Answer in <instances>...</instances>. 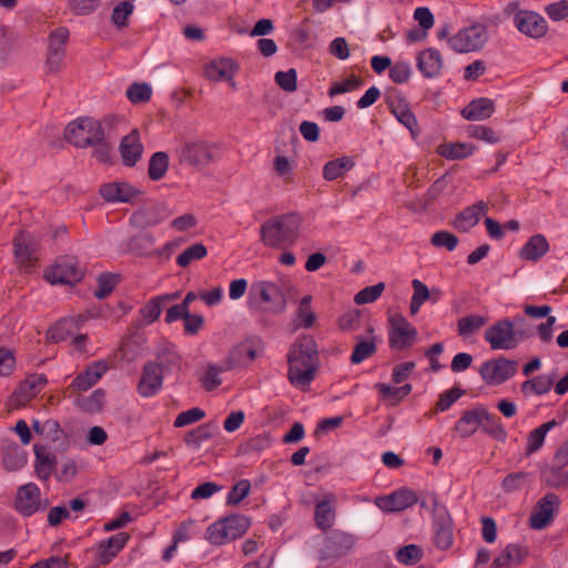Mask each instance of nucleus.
<instances>
[{
    "label": "nucleus",
    "instance_id": "f257e3e1",
    "mask_svg": "<svg viewBox=\"0 0 568 568\" xmlns=\"http://www.w3.org/2000/svg\"><path fill=\"white\" fill-rule=\"evenodd\" d=\"M64 138L75 148H92L93 156L99 162H110L112 148L97 119L83 116L70 122L64 130Z\"/></svg>",
    "mask_w": 568,
    "mask_h": 568
},
{
    "label": "nucleus",
    "instance_id": "f03ea898",
    "mask_svg": "<svg viewBox=\"0 0 568 568\" xmlns=\"http://www.w3.org/2000/svg\"><path fill=\"white\" fill-rule=\"evenodd\" d=\"M287 377L292 385L306 387L315 378L318 368L317 346L312 336H303L292 344L287 354Z\"/></svg>",
    "mask_w": 568,
    "mask_h": 568
},
{
    "label": "nucleus",
    "instance_id": "7ed1b4c3",
    "mask_svg": "<svg viewBox=\"0 0 568 568\" xmlns=\"http://www.w3.org/2000/svg\"><path fill=\"white\" fill-rule=\"evenodd\" d=\"M302 219L296 213L270 217L260 230L261 241L267 247L286 248L298 237Z\"/></svg>",
    "mask_w": 568,
    "mask_h": 568
},
{
    "label": "nucleus",
    "instance_id": "20e7f679",
    "mask_svg": "<svg viewBox=\"0 0 568 568\" xmlns=\"http://www.w3.org/2000/svg\"><path fill=\"white\" fill-rule=\"evenodd\" d=\"M248 305L264 312L282 313L286 307V298L281 287L272 282L261 281L252 284Z\"/></svg>",
    "mask_w": 568,
    "mask_h": 568
},
{
    "label": "nucleus",
    "instance_id": "39448f33",
    "mask_svg": "<svg viewBox=\"0 0 568 568\" xmlns=\"http://www.w3.org/2000/svg\"><path fill=\"white\" fill-rule=\"evenodd\" d=\"M356 540V537L351 532L331 528L325 531L318 550V559L324 561L341 558L355 546Z\"/></svg>",
    "mask_w": 568,
    "mask_h": 568
},
{
    "label": "nucleus",
    "instance_id": "423d86ee",
    "mask_svg": "<svg viewBox=\"0 0 568 568\" xmlns=\"http://www.w3.org/2000/svg\"><path fill=\"white\" fill-rule=\"evenodd\" d=\"M484 338L493 351L514 349L521 341V336L516 332L513 322L508 318L497 321L488 327Z\"/></svg>",
    "mask_w": 568,
    "mask_h": 568
},
{
    "label": "nucleus",
    "instance_id": "0eeeda50",
    "mask_svg": "<svg viewBox=\"0 0 568 568\" xmlns=\"http://www.w3.org/2000/svg\"><path fill=\"white\" fill-rule=\"evenodd\" d=\"M417 339V329L402 314L388 317V344L392 349L405 351Z\"/></svg>",
    "mask_w": 568,
    "mask_h": 568
},
{
    "label": "nucleus",
    "instance_id": "6e6552de",
    "mask_svg": "<svg viewBox=\"0 0 568 568\" xmlns=\"http://www.w3.org/2000/svg\"><path fill=\"white\" fill-rule=\"evenodd\" d=\"M487 41V31L483 24H474L459 30L448 42L452 49L459 53L481 49Z\"/></svg>",
    "mask_w": 568,
    "mask_h": 568
},
{
    "label": "nucleus",
    "instance_id": "1a4fd4ad",
    "mask_svg": "<svg viewBox=\"0 0 568 568\" xmlns=\"http://www.w3.org/2000/svg\"><path fill=\"white\" fill-rule=\"evenodd\" d=\"M43 374H31L22 381L7 400L9 410L20 408L36 397L47 385Z\"/></svg>",
    "mask_w": 568,
    "mask_h": 568
},
{
    "label": "nucleus",
    "instance_id": "9d476101",
    "mask_svg": "<svg viewBox=\"0 0 568 568\" xmlns=\"http://www.w3.org/2000/svg\"><path fill=\"white\" fill-rule=\"evenodd\" d=\"M250 526L251 519L244 515H231L215 521V545H224L241 538Z\"/></svg>",
    "mask_w": 568,
    "mask_h": 568
},
{
    "label": "nucleus",
    "instance_id": "9b49d317",
    "mask_svg": "<svg viewBox=\"0 0 568 568\" xmlns=\"http://www.w3.org/2000/svg\"><path fill=\"white\" fill-rule=\"evenodd\" d=\"M45 506L47 503L43 504L41 490L34 483L18 487L13 507L20 515L30 517Z\"/></svg>",
    "mask_w": 568,
    "mask_h": 568
},
{
    "label": "nucleus",
    "instance_id": "f8f14e48",
    "mask_svg": "<svg viewBox=\"0 0 568 568\" xmlns=\"http://www.w3.org/2000/svg\"><path fill=\"white\" fill-rule=\"evenodd\" d=\"M434 544L442 550H447L453 546V519L446 507L434 499Z\"/></svg>",
    "mask_w": 568,
    "mask_h": 568
},
{
    "label": "nucleus",
    "instance_id": "ddd939ff",
    "mask_svg": "<svg viewBox=\"0 0 568 568\" xmlns=\"http://www.w3.org/2000/svg\"><path fill=\"white\" fill-rule=\"evenodd\" d=\"M517 372V362L499 357L481 364L479 374L488 385H500Z\"/></svg>",
    "mask_w": 568,
    "mask_h": 568
},
{
    "label": "nucleus",
    "instance_id": "4468645a",
    "mask_svg": "<svg viewBox=\"0 0 568 568\" xmlns=\"http://www.w3.org/2000/svg\"><path fill=\"white\" fill-rule=\"evenodd\" d=\"M560 506L559 497L554 493H548L541 497L535 505L530 517L529 525L531 528L540 530L549 526Z\"/></svg>",
    "mask_w": 568,
    "mask_h": 568
},
{
    "label": "nucleus",
    "instance_id": "2eb2a0df",
    "mask_svg": "<svg viewBox=\"0 0 568 568\" xmlns=\"http://www.w3.org/2000/svg\"><path fill=\"white\" fill-rule=\"evenodd\" d=\"M44 277L51 284L72 285L81 281L83 271L74 258H62L45 271Z\"/></svg>",
    "mask_w": 568,
    "mask_h": 568
},
{
    "label": "nucleus",
    "instance_id": "dca6fc26",
    "mask_svg": "<svg viewBox=\"0 0 568 568\" xmlns=\"http://www.w3.org/2000/svg\"><path fill=\"white\" fill-rule=\"evenodd\" d=\"M337 498L333 493H326L321 498L315 499L314 524L326 531L333 527L336 520Z\"/></svg>",
    "mask_w": 568,
    "mask_h": 568
},
{
    "label": "nucleus",
    "instance_id": "f3484780",
    "mask_svg": "<svg viewBox=\"0 0 568 568\" xmlns=\"http://www.w3.org/2000/svg\"><path fill=\"white\" fill-rule=\"evenodd\" d=\"M417 503L415 491L408 488L398 489L389 495L377 496L375 505L383 511H402Z\"/></svg>",
    "mask_w": 568,
    "mask_h": 568
},
{
    "label": "nucleus",
    "instance_id": "a211bd4d",
    "mask_svg": "<svg viewBox=\"0 0 568 568\" xmlns=\"http://www.w3.org/2000/svg\"><path fill=\"white\" fill-rule=\"evenodd\" d=\"M516 28L530 38H541L547 32V21L532 11H518L514 18Z\"/></svg>",
    "mask_w": 568,
    "mask_h": 568
},
{
    "label": "nucleus",
    "instance_id": "6ab92c4d",
    "mask_svg": "<svg viewBox=\"0 0 568 568\" xmlns=\"http://www.w3.org/2000/svg\"><path fill=\"white\" fill-rule=\"evenodd\" d=\"M99 193L106 202L131 203L141 191L125 182H111L102 184Z\"/></svg>",
    "mask_w": 568,
    "mask_h": 568
},
{
    "label": "nucleus",
    "instance_id": "aec40b11",
    "mask_svg": "<svg viewBox=\"0 0 568 568\" xmlns=\"http://www.w3.org/2000/svg\"><path fill=\"white\" fill-rule=\"evenodd\" d=\"M162 381L161 365L155 362H148L143 367L141 379L138 384V390L142 396L150 397L161 388Z\"/></svg>",
    "mask_w": 568,
    "mask_h": 568
},
{
    "label": "nucleus",
    "instance_id": "412c9836",
    "mask_svg": "<svg viewBox=\"0 0 568 568\" xmlns=\"http://www.w3.org/2000/svg\"><path fill=\"white\" fill-rule=\"evenodd\" d=\"M85 321L84 315L62 318L48 329L47 339L52 343L65 341L73 336Z\"/></svg>",
    "mask_w": 568,
    "mask_h": 568
},
{
    "label": "nucleus",
    "instance_id": "4be33fe9",
    "mask_svg": "<svg viewBox=\"0 0 568 568\" xmlns=\"http://www.w3.org/2000/svg\"><path fill=\"white\" fill-rule=\"evenodd\" d=\"M106 371V362L98 361L87 366V368L72 381L70 388L78 392H85L95 385Z\"/></svg>",
    "mask_w": 568,
    "mask_h": 568
},
{
    "label": "nucleus",
    "instance_id": "5701e85b",
    "mask_svg": "<svg viewBox=\"0 0 568 568\" xmlns=\"http://www.w3.org/2000/svg\"><path fill=\"white\" fill-rule=\"evenodd\" d=\"M165 219V206L162 204H154L135 211L132 214L130 222L134 227L144 230L159 224Z\"/></svg>",
    "mask_w": 568,
    "mask_h": 568
},
{
    "label": "nucleus",
    "instance_id": "b1692460",
    "mask_svg": "<svg viewBox=\"0 0 568 568\" xmlns=\"http://www.w3.org/2000/svg\"><path fill=\"white\" fill-rule=\"evenodd\" d=\"M143 145L140 141V133L136 129L123 136L120 143V154L126 166H134L141 159Z\"/></svg>",
    "mask_w": 568,
    "mask_h": 568
},
{
    "label": "nucleus",
    "instance_id": "393cba45",
    "mask_svg": "<svg viewBox=\"0 0 568 568\" xmlns=\"http://www.w3.org/2000/svg\"><path fill=\"white\" fill-rule=\"evenodd\" d=\"M34 474L42 480L48 481L57 465V457L47 447L36 444L34 447Z\"/></svg>",
    "mask_w": 568,
    "mask_h": 568
},
{
    "label": "nucleus",
    "instance_id": "a878e982",
    "mask_svg": "<svg viewBox=\"0 0 568 568\" xmlns=\"http://www.w3.org/2000/svg\"><path fill=\"white\" fill-rule=\"evenodd\" d=\"M548 240L542 234H535L528 239L524 246L519 250L518 256L523 261L538 262L549 251Z\"/></svg>",
    "mask_w": 568,
    "mask_h": 568
},
{
    "label": "nucleus",
    "instance_id": "bb28decb",
    "mask_svg": "<svg viewBox=\"0 0 568 568\" xmlns=\"http://www.w3.org/2000/svg\"><path fill=\"white\" fill-rule=\"evenodd\" d=\"M488 212V203L479 201L464 209L454 222V226L462 232H467L474 227L480 220L481 215Z\"/></svg>",
    "mask_w": 568,
    "mask_h": 568
},
{
    "label": "nucleus",
    "instance_id": "cd10ccee",
    "mask_svg": "<svg viewBox=\"0 0 568 568\" xmlns=\"http://www.w3.org/2000/svg\"><path fill=\"white\" fill-rule=\"evenodd\" d=\"M417 68L425 78L433 79L439 75L443 68V58L438 50L429 48L417 55Z\"/></svg>",
    "mask_w": 568,
    "mask_h": 568
},
{
    "label": "nucleus",
    "instance_id": "c85d7f7f",
    "mask_svg": "<svg viewBox=\"0 0 568 568\" xmlns=\"http://www.w3.org/2000/svg\"><path fill=\"white\" fill-rule=\"evenodd\" d=\"M388 106L395 118L409 130L413 136H417L419 134V129L417 124L416 116L410 111L408 104L402 100H389Z\"/></svg>",
    "mask_w": 568,
    "mask_h": 568
},
{
    "label": "nucleus",
    "instance_id": "c756f323",
    "mask_svg": "<svg viewBox=\"0 0 568 568\" xmlns=\"http://www.w3.org/2000/svg\"><path fill=\"white\" fill-rule=\"evenodd\" d=\"M495 111V103L488 98H478L469 102L463 110L462 115L466 120L478 121L491 116Z\"/></svg>",
    "mask_w": 568,
    "mask_h": 568
},
{
    "label": "nucleus",
    "instance_id": "7c9ffc66",
    "mask_svg": "<svg viewBox=\"0 0 568 568\" xmlns=\"http://www.w3.org/2000/svg\"><path fill=\"white\" fill-rule=\"evenodd\" d=\"M14 256L18 260L19 264L22 266H30L34 263L36 258L34 246L32 237L27 232H20L14 237Z\"/></svg>",
    "mask_w": 568,
    "mask_h": 568
},
{
    "label": "nucleus",
    "instance_id": "2f4dec72",
    "mask_svg": "<svg viewBox=\"0 0 568 568\" xmlns=\"http://www.w3.org/2000/svg\"><path fill=\"white\" fill-rule=\"evenodd\" d=\"M367 332L372 335L368 339L362 338L359 336L355 337L356 344L349 358L352 364H361L365 359L372 357L377 351L376 337L373 335L374 328L369 326Z\"/></svg>",
    "mask_w": 568,
    "mask_h": 568
},
{
    "label": "nucleus",
    "instance_id": "473e14b6",
    "mask_svg": "<svg viewBox=\"0 0 568 568\" xmlns=\"http://www.w3.org/2000/svg\"><path fill=\"white\" fill-rule=\"evenodd\" d=\"M130 535L128 532H119L110 537L106 541L100 542L99 560L101 564H108L128 542Z\"/></svg>",
    "mask_w": 568,
    "mask_h": 568
},
{
    "label": "nucleus",
    "instance_id": "72a5a7b5",
    "mask_svg": "<svg viewBox=\"0 0 568 568\" xmlns=\"http://www.w3.org/2000/svg\"><path fill=\"white\" fill-rule=\"evenodd\" d=\"M182 158L191 165L207 163L211 159L210 144L202 141L187 142L183 148Z\"/></svg>",
    "mask_w": 568,
    "mask_h": 568
},
{
    "label": "nucleus",
    "instance_id": "f704fd0d",
    "mask_svg": "<svg viewBox=\"0 0 568 568\" xmlns=\"http://www.w3.org/2000/svg\"><path fill=\"white\" fill-rule=\"evenodd\" d=\"M481 430L498 442L507 439V430L500 422V418L490 414L487 409L480 407Z\"/></svg>",
    "mask_w": 568,
    "mask_h": 568
},
{
    "label": "nucleus",
    "instance_id": "c9c22d12",
    "mask_svg": "<svg viewBox=\"0 0 568 568\" xmlns=\"http://www.w3.org/2000/svg\"><path fill=\"white\" fill-rule=\"evenodd\" d=\"M528 556V550L525 547L509 544L501 551V554L496 557L493 561L494 568H503L508 565H520L524 559Z\"/></svg>",
    "mask_w": 568,
    "mask_h": 568
},
{
    "label": "nucleus",
    "instance_id": "e433bc0d",
    "mask_svg": "<svg viewBox=\"0 0 568 568\" xmlns=\"http://www.w3.org/2000/svg\"><path fill=\"white\" fill-rule=\"evenodd\" d=\"M481 424L480 407L465 410L455 425V430L460 437L467 438L475 434Z\"/></svg>",
    "mask_w": 568,
    "mask_h": 568
},
{
    "label": "nucleus",
    "instance_id": "4c0bfd02",
    "mask_svg": "<svg viewBox=\"0 0 568 568\" xmlns=\"http://www.w3.org/2000/svg\"><path fill=\"white\" fill-rule=\"evenodd\" d=\"M258 352L251 343H241L229 354V367L246 365L255 361Z\"/></svg>",
    "mask_w": 568,
    "mask_h": 568
},
{
    "label": "nucleus",
    "instance_id": "58836bf2",
    "mask_svg": "<svg viewBox=\"0 0 568 568\" xmlns=\"http://www.w3.org/2000/svg\"><path fill=\"white\" fill-rule=\"evenodd\" d=\"M179 296H180V293L176 292V293L165 294V295H162V296H156V297L151 298L140 310V314H141L142 320L145 323H148V324L153 323L154 321H156L159 318V316H160V314L162 312V304H163V302L176 300V298H179Z\"/></svg>",
    "mask_w": 568,
    "mask_h": 568
},
{
    "label": "nucleus",
    "instance_id": "ea45409f",
    "mask_svg": "<svg viewBox=\"0 0 568 568\" xmlns=\"http://www.w3.org/2000/svg\"><path fill=\"white\" fill-rule=\"evenodd\" d=\"M154 244V236L151 233L144 232L130 240L129 250L139 256L150 257L155 255Z\"/></svg>",
    "mask_w": 568,
    "mask_h": 568
},
{
    "label": "nucleus",
    "instance_id": "a19ab883",
    "mask_svg": "<svg viewBox=\"0 0 568 568\" xmlns=\"http://www.w3.org/2000/svg\"><path fill=\"white\" fill-rule=\"evenodd\" d=\"M354 166L352 158L343 156L328 161L323 168V178L326 181H334L344 176V174Z\"/></svg>",
    "mask_w": 568,
    "mask_h": 568
},
{
    "label": "nucleus",
    "instance_id": "79ce46f5",
    "mask_svg": "<svg viewBox=\"0 0 568 568\" xmlns=\"http://www.w3.org/2000/svg\"><path fill=\"white\" fill-rule=\"evenodd\" d=\"M554 386V377L548 375H538L534 378L525 381L520 385V390L524 395H544L547 394Z\"/></svg>",
    "mask_w": 568,
    "mask_h": 568
},
{
    "label": "nucleus",
    "instance_id": "37998d69",
    "mask_svg": "<svg viewBox=\"0 0 568 568\" xmlns=\"http://www.w3.org/2000/svg\"><path fill=\"white\" fill-rule=\"evenodd\" d=\"M105 402V392L101 388L95 389L88 396H79L77 398L78 407L89 414L102 412Z\"/></svg>",
    "mask_w": 568,
    "mask_h": 568
},
{
    "label": "nucleus",
    "instance_id": "c03bdc74",
    "mask_svg": "<svg viewBox=\"0 0 568 568\" xmlns=\"http://www.w3.org/2000/svg\"><path fill=\"white\" fill-rule=\"evenodd\" d=\"M475 148L468 143H444L438 145L437 153L448 160H462L473 154Z\"/></svg>",
    "mask_w": 568,
    "mask_h": 568
},
{
    "label": "nucleus",
    "instance_id": "a18cd8bd",
    "mask_svg": "<svg viewBox=\"0 0 568 568\" xmlns=\"http://www.w3.org/2000/svg\"><path fill=\"white\" fill-rule=\"evenodd\" d=\"M556 420H549L547 423L541 424L536 429L531 430L527 437V446L525 454L527 456L536 453L545 442L546 434L556 426Z\"/></svg>",
    "mask_w": 568,
    "mask_h": 568
},
{
    "label": "nucleus",
    "instance_id": "49530a36",
    "mask_svg": "<svg viewBox=\"0 0 568 568\" xmlns=\"http://www.w3.org/2000/svg\"><path fill=\"white\" fill-rule=\"evenodd\" d=\"M237 71L239 64L232 59L220 58L219 61H215V81L225 80L233 90L237 89L234 81Z\"/></svg>",
    "mask_w": 568,
    "mask_h": 568
},
{
    "label": "nucleus",
    "instance_id": "de8ad7c7",
    "mask_svg": "<svg viewBox=\"0 0 568 568\" xmlns=\"http://www.w3.org/2000/svg\"><path fill=\"white\" fill-rule=\"evenodd\" d=\"M487 318L481 315L471 314L457 321V332L462 337H468L477 333L485 324Z\"/></svg>",
    "mask_w": 568,
    "mask_h": 568
},
{
    "label": "nucleus",
    "instance_id": "09e8293b",
    "mask_svg": "<svg viewBox=\"0 0 568 568\" xmlns=\"http://www.w3.org/2000/svg\"><path fill=\"white\" fill-rule=\"evenodd\" d=\"M169 155L165 152H155L150 161L148 168V175L152 181H159L166 174L169 169Z\"/></svg>",
    "mask_w": 568,
    "mask_h": 568
},
{
    "label": "nucleus",
    "instance_id": "8fccbe9b",
    "mask_svg": "<svg viewBox=\"0 0 568 568\" xmlns=\"http://www.w3.org/2000/svg\"><path fill=\"white\" fill-rule=\"evenodd\" d=\"M530 477V473L527 471L509 473L501 481V489L506 494L518 491L527 485Z\"/></svg>",
    "mask_w": 568,
    "mask_h": 568
},
{
    "label": "nucleus",
    "instance_id": "3c124183",
    "mask_svg": "<svg viewBox=\"0 0 568 568\" xmlns=\"http://www.w3.org/2000/svg\"><path fill=\"white\" fill-rule=\"evenodd\" d=\"M412 286L414 293L410 300L409 311L412 315L419 312L420 306L429 298L428 287L419 280H413Z\"/></svg>",
    "mask_w": 568,
    "mask_h": 568
},
{
    "label": "nucleus",
    "instance_id": "603ef678",
    "mask_svg": "<svg viewBox=\"0 0 568 568\" xmlns=\"http://www.w3.org/2000/svg\"><path fill=\"white\" fill-rule=\"evenodd\" d=\"M126 97L133 104L145 103L150 101L152 97V89L145 82H134L128 88Z\"/></svg>",
    "mask_w": 568,
    "mask_h": 568
},
{
    "label": "nucleus",
    "instance_id": "864d4df0",
    "mask_svg": "<svg viewBox=\"0 0 568 568\" xmlns=\"http://www.w3.org/2000/svg\"><path fill=\"white\" fill-rule=\"evenodd\" d=\"M213 436L211 424H203L185 435V443L189 446L199 448L202 443L207 442Z\"/></svg>",
    "mask_w": 568,
    "mask_h": 568
},
{
    "label": "nucleus",
    "instance_id": "5fc2aeb1",
    "mask_svg": "<svg viewBox=\"0 0 568 568\" xmlns=\"http://www.w3.org/2000/svg\"><path fill=\"white\" fill-rule=\"evenodd\" d=\"M312 297L310 295L304 296L297 308V321L296 327L310 328L315 322V314L311 308Z\"/></svg>",
    "mask_w": 568,
    "mask_h": 568
},
{
    "label": "nucleus",
    "instance_id": "6e6d98bb",
    "mask_svg": "<svg viewBox=\"0 0 568 568\" xmlns=\"http://www.w3.org/2000/svg\"><path fill=\"white\" fill-rule=\"evenodd\" d=\"M134 6L130 1H122L118 3L111 14L112 23L118 28H125L128 26L129 17L132 14Z\"/></svg>",
    "mask_w": 568,
    "mask_h": 568
},
{
    "label": "nucleus",
    "instance_id": "4d7b16f0",
    "mask_svg": "<svg viewBox=\"0 0 568 568\" xmlns=\"http://www.w3.org/2000/svg\"><path fill=\"white\" fill-rule=\"evenodd\" d=\"M119 281V275L104 273L98 277V288L94 291V296L103 300L111 294Z\"/></svg>",
    "mask_w": 568,
    "mask_h": 568
},
{
    "label": "nucleus",
    "instance_id": "13d9d810",
    "mask_svg": "<svg viewBox=\"0 0 568 568\" xmlns=\"http://www.w3.org/2000/svg\"><path fill=\"white\" fill-rule=\"evenodd\" d=\"M207 251L203 244H193L184 250L176 258V263L181 267L189 266L193 261L200 260L206 255Z\"/></svg>",
    "mask_w": 568,
    "mask_h": 568
},
{
    "label": "nucleus",
    "instance_id": "bf43d9fd",
    "mask_svg": "<svg viewBox=\"0 0 568 568\" xmlns=\"http://www.w3.org/2000/svg\"><path fill=\"white\" fill-rule=\"evenodd\" d=\"M385 284L379 282L373 286H367L361 290L354 297V302L358 305L375 302L384 292Z\"/></svg>",
    "mask_w": 568,
    "mask_h": 568
},
{
    "label": "nucleus",
    "instance_id": "052dcab7",
    "mask_svg": "<svg viewBox=\"0 0 568 568\" xmlns=\"http://www.w3.org/2000/svg\"><path fill=\"white\" fill-rule=\"evenodd\" d=\"M362 84L363 80L359 77L352 74L342 82H334L328 90V95L333 98L337 94L351 92L358 89Z\"/></svg>",
    "mask_w": 568,
    "mask_h": 568
},
{
    "label": "nucleus",
    "instance_id": "680f3d73",
    "mask_svg": "<svg viewBox=\"0 0 568 568\" xmlns=\"http://www.w3.org/2000/svg\"><path fill=\"white\" fill-rule=\"evenodd\" d=\"M423 557V551L417 545H407L399 548L396 552V559L404 565H414Z\"/></svg>",
    "mask_w": 568,
    "mask_h": 568
},
{
    "label": "nucleus",
    "instance_id": "e2e57ef3",
    "mask_svg": "<svg viewBox=\"0 0 568 568\" xmlns=\"http://www.w3.org/2000/svg\"><path fill=\"white\" fill-rule=\"evenodd\" d=\"M430 243L435 247H445L452 252L457 247L458 237L448 231H438L432 235Z\"/></svg>",
    "mask_w": 568,
    "mask_h": 568
},
{
    "label": "nucleus",
    "instance_id": "0e129e2a",
    "mask_svg": "<svg viewBox=\"0 0 568 568\" xmlns=\"http://www.w3.org/2000/svg\"><path fill=\"white\" fill-rule=\"evenodd\" d=\"M101 0H68L69 10L75 16H89L94 12Z\"/></svg>",
    "mask_w": 568,
    "mask_h": 568
},
{
    "label": "nucleus",
    "instance_id": "69168bd1",
    "mask_svg": "<svg viewBox=\"0 0 568 568\" xmlns=\"http://www.w3.org/2000/svg\"><path fill=\"white\" fill-rule=\"evenodd\" d=\"M70 32L67 28L61 27L52 31L49 36L48 51L65 53V43L69 39Z\"/></svg>",
    "mask_w": 568,
    "mask_h": 568
},
{
    "label": "nucleus",
    "instance_id": "338daca9",
    "mask_svg": "<svg viewBox=\"0 0 568 568\" xmlns=\"http://www.w3.org/2000/svg\"><path fill=\"white\" fill-rule=\"evenodd\" d=\"M375 388L379 392L384 398H397L402 399L412 392V385L405 384L399 387H393L384 383H377Z\"/></svg>",
    "mask_w": 568,
    "mask_h": 568
},
{
    "label": "nucleus",
    "instance_id": "774afa93",
    "mask_svg": "<svg viewBox=\"0 0 568 568\" xmlns=\"http://www.w3.org/2000/svg\"><path fill=\"white\" fill-rule=\"evenodd\" d=\"M276 84L286 92H294L297 89V74L295 69L278 71L275 73Z\"/></svg>",
    "mask_w": 568,
    "mask_h": 568
}]
</instances>
